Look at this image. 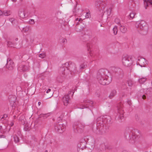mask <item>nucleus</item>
<instances>
[{
  "instance_id": "obj_32",
  "label": "nucleus",
  "mask_w": 152,
  "mask_h": 152,
  "mask_svg": "<svg viewBox=\"0 0 152 152\" xmlns=\"http://www.w3.org/2000/svg\"><path fill=\"white\" fill-rule=\"evenodd\" d=\"M41 116V117H43L44 118H46L48 117L50 115V113H48L47 114H42L40 115Z\"/></svg>"
},
{
  "instance_id": "obj_63",
  "label": "nucleus",
  "mask_w": 152,
  "mask_h": 152,
  "mask_svg": "<svg viewBox=\"0 0 152 152\" xmlns=\"http://www.w3.org/2000/svg\"><path fill=\"white\" fill-rule=\"evenodd\" d=\"M45 152H48V151L47 150H46Z\"/></svg>"
},
{
  "instance_id": "obj_37",
  "label": "nucleus",
  "mask_w": 152,
  "mask_h": 152,
  "mask_svg": "<svg viewBox=\"0 0 152 152\" xmlns=\"http://www.w3.org/2000/svg\"><path fill=\"white\" fill-rule=\"evenodd\" d=\"M90 150L88 148L86 147V148H85L81 152H91Z\"/></svg>"
},
{
  "instance_id": "obj_19",
  "label": "nucleus",
  "mask_w": 152,
  "mask_h": 152,
  "mask_svg": "<svg viewBox=\"0 0 152 152\" xmlns=\"http://www.w3.org/2000/svg\"><path fill=\"white\" fill-rule=\"evenodd\" d=\"M104 129L101 127H96L94 130V132L98 134H102L103 132Z\"/></svg>"
},
{
  "instance_id": "obj_39",
  "label": "nucleus",
  "mask_w": 152,
  "mask_h": 152,
  "mask_svg": "<svg viewBox=\"0 0 152 152\" xmlns=\"http://www.w3.org/2000/svg\"><path fill=\"white\" fill-rule=\"evenodd\" d=\"M7 117V114H4L3 115V116L1 118V120L3 121V120H4L6 119V118Z\"/></svg>"
},
{
  "instance_id": "obj_36",
  "label": "nucleus",
  "mask_w": 152,
  "mask_h": 152,
  "mask_svg": "<svg viewBox=\"0 0 152 152\" xmlns=\"http://www.w3.org/2000/svg\"><path fill=\"white\" fill-rule=\"evenodd\" d=\"M136 14L134 12H131L130 13L129 15L130 18H131L132 19H133L134 17V16Z\"/></svg>"
},
{
  "instance_id": "obj_46",
  "label": "nucleus",
  "mask_w": 152,
  "mask_h": 152,
  "mask_svg": "<svg viewBox=\"0 0 152 152\" xmlns=\"http://www.w3.org/2000/svg\"><path fill=\"white\" fill-rule=\"evenodd\" d=\"M9 20L12 23H13V21L14 20V19L12 18H11L9 19Z\"/></svg>"
},
{
  "instance_id": "obj_6",
  "label": "nucleus",
  "mask_w": 152,
  "mask_h": 152,
  "mask_svg": "<svg viewBox=\"0 0 152 152\" xmlns=\"http://www.w3.org/2000/svg\"><path fill=\"white\" fill-rule=\"evenodd\" d=\"M123 64L126 67L131 66L133 63L132 57L131 56H125L123 57L122 59Z\"/></svg>"
},
{
  "instance_id": "obj_50",
  "label": "nucleus",
  "mask_w": 152,
  "mask_h": 152,
  "mask_svg": "<svg viewBox=\"0 0 152 152\" xmlns=\"http://www.w3.org/2000/svg\"><path fill=\"white\" fill-rule=\"evenodd\" d=\"M142 98L144 99H146V96L144 95H143L142 96Z\"/></svg>"
},
{
  "instance_id": "obj_15",
  "label": "nucleus",
  "mask_w": 152,
  "mask_h": 152,
  "mask_svg": "<svg viewBox=\"0 0 152 152\" xmlns=\"http://www.w3.org/2000/svg\"><path fill=\"white\" fill-rule=\"evenodd\" d=\"M101 117L97 119V127H101L102 128L104 129V126L105 123H104V122L103 121H100V120L101 119Z\"/></svg>"
},
{
  "instance_id": "obj_20",
  "label": "nucleus",
  "mask_w": 152,
  "mask_h": 152,
  "mask_svg": "<svg viewBox=\"0 0 152 152\" xmlns=\"http://www.w3.org/2000/svg\"><path fill=\"white\" fill-rule=\"evenodd\" d=\"M102 120L103 121L104 123L110 122L111 121L110 117L109 116L106 115L102 118Z\"/></svg>"
},
{
  "instance_id": "obj_45",
  "label": "nucleus",
  "mask_w": 152,
  "mask_h": 152,
  "mask_svg": "<svg viewBox=\"0 0 152 152\" xmlns=\"http://www.w3.org/2000/svg\"><path fill=\"white\" fill-rule=\"evenodd\" d=\"M90 15V13L88 12H87L86 13V14L85 15L86 18H89V15Z\"/></svg>"
},
{
  "instance_id": "obj_38",
  "label": "nucleus",
  "mask_w": 152,
  "mask_h": 152,
  "mask_svg": "<svg viewBox=\"0 0 152 152\" xmlns=\"http://www.w3.org/2000/svg\"><path fill=\"white\" fill-rule=\"evenodd\" d=\"M115 22L116 23L118 24L119 26V24L121 23H120V20L118 18H116L115 19Z\"/></svg>"
},
{
  "instance_id": "obj_13",
  "label": "nucleus",
  "mask_w": 152,
  "mask_h": 152,
  "mask_svg": "<svg viewBox=\"0 0 152 152\" xmlns=\"http://www.w3.org/2000/svg\"><path fill=\"white\" fill-rule=\"evenodd\" d=\"M65 69L64 67L61 68L60 69V71L62 72V75H61V77L58 76L57 78V80L59 83H61L63 81L65 74Z\"/></svg>"
},
{
  "instance_id": "obj_8",
  "label": "nucleus",
  "mask_w": 152,
  "mask_h": 152,
  "mask_svg": "<svg viewBox=\"0 0 152 152\" xmlns=\"http://www.w3.org/2000/svg\"><path fill=\"white\" fill-rule=\"evenodd\" d=\"M65 66L69 70L71 73H77L78 71L76 69V65L74 63L70 62H66L65 64Z\"/></svg>"
},
{
  "instance_id": "obj_43",
  "label": "nucleus",
  "mask_w": 152,
  "mask_h": 152,
  "mask_svg": "<svg viewBox=\"0 0 152 152\" xmlns=\"http://www.w3.org/2000/svg\"><path fill=\"white\" fill-rule=\"evenodd\" d=\"M12 43L11 42L8 41L7 42V45L8 46H12Z\"/></svg>"
},
{
  "instance_id": "obj_14",
  "label": "nucleus",
  "mask_w": 152,
  "mask_h": 152,
  "mask_svg": "<svg viewBox=\"0 0 152 152\" xmlns=\"http://www.w3.org/2000/svg\"><path fill=\"white\" fill-rule=\"evenodd\" d=\"M138 61V64L141 67H145V65L147 64L146 60L143 58H139Z\"/></svg>"
},
{
  "instance_id": "obj_28",
  "label": "nucleus",
  "mask_w": 152,
  "mask_h": 152,
  "mask_svg": "<svg viewBox=\"0 0 152 152\" xmlns=\"http://www.w3.org/2000/svg\"><path fill=\"white\" fill-rule=\"evenodd\" d=\"M76 29L77 32H81L83 30V28H82L80 26H78L76 27Z\"/></svg>"
},
{
  "instance_id": "obj_57",
  "label": "nucleus",
  "mask_w": 152,
  "mask_h": 152,
  "mask_svg": "<svg viewBox=\"0 0 152 152\" xmlns=\"http://www.w3.org/2000/svg\"><path fill=\"white\" fill-rule=\"evenodd\" d=\"M102 145L103 146V147L102 148V149H103L104 148V147L105 146V145H104V144H103Z\"/></svg>"
},
{
  "instance_id": "obj_1",
  "label": "nucleus",
  "mask_w": 152,
  "mask_h": 152,
  "mask_svg": "<svg viewBox=\"0 0 152 152\" xmlns=\"http://www.w3.org/2000/svg\"><path fill=\"white\" fill-rule=\"evenodd\" d=\"M108 71L104 69H100L97 73V78L99 83L103 85H108L111 81V79L108 77Z\"/></svg>"
},
{
  "instance_id": "obj_27",
  "label": "nucleus",
  "mask_w": 152,
  "mask_h": 152,
  "mask_svg": "<svg viewBox=\"0 0 152 152\" xmlns=\"http://www.w3.org/2000/svg\"><path fill=\"white\" fill-rule=\"evenodd\" d=\"M25 125L24 126V129L26 131H28L30 129L29 125H28V124L26 122H25Z\"/></svg>"
},
{
  "instance_id": "obj_49",
  "label": "nucleus",
  "mask_w": 152,
  "mask_h": 152,
  "mask_svg": "<svg viewBox=\"0 0 152 152\" xmlns=\"http://www.w3.org/2000/svg\"><path fill=\"white\" fill-rule=\"evenodd\" d=\"M5 136L3 135H1L0 136V138H5Z\"/></svg>"
},
{
  "instance_id": "obj_4",
  "label": "nucleus",
  "mask_w": 152,
  "mask_h": 152,
  "mask_svg": "<svg viewBox=\"0 0 152 152\" xmlns=\"http://www.w3.org/2000/svg\"><path fill=\"white\" fill-rule=\"evenodd\" d=\"M105 3L100 0H97L95 2V7L98 10L99 12V15H101L103 14V10L104 7L105 6Z\"/></svg>"
},
{
  "instance_id": "obj_55",
  "label": "nucleus",
  "mask_w": 152,
  "mask_h": 152,
  "mask_svg": "<svg viewBox=\"0 0 152 152\" xmlns=\"http://www.w3.org/2000/svg\"><path fill=\"white\" fill-rule=\"evenodd\" d=\"M63 42L64 43L66 41V39H63Z\"/></svg>"
},
{
  "instance_id": "obj_22",
  "label": "nucleus",
  "mask_w": 152,
  "mask_h": 152,
  "mask_svg": "<svg viewBox=\"0 0 152 152\" xmlns=\"http://www.w3.org/2000/svg\"><path fill=\"white\" fill-rule=\"evenodd\" d=\"M19 16L21 18H23L25 17V13L23 9H20L19 11Z\"/></svg>"
},
{
  "instance_id": "obj_41",
  "label": "nucleus",
  "mask_w": 152,
  "mask_h": 152,
  "mask_svg": "<svg viewBox=\"0 0 152 152\" xmlns=\"http://www.w3.org/2000/svg\"><path fill=\"white\" fill-rule=\"evenodd\" d=\"M128 84L129 86H131L133 84V82L132 80H129L127 81Z\"/></svg>"
},
{
  "instance_id": "obj_16",
  "label": "nucleus",
  "mask_w": 152,
  "mask_h": 152,
  "mask_svg": "<svg viewBox=\"0 0 152 152\" xmlns=\"http://www.w3.org/2000/svg\"><path fill=\"white\" fill-rule=\"evenodd\" d=\"M119 29L120 31L123 33H125L127 30V27L125 25L120 23L119 24Z\"/></svg>"
},
{
  "instance_id": "obj_52",
  "label": "nucleus",
  "mask_w": 152,
  "mask_h": 152,
  "mask_svg": "<svg viewBox=\"0 0 152 152\" xmlns=\"http://www.w3.org/2000/svg\"><path fill=\"white\" fill-rule=\"evenodd\" d=\"M2 129V126H0V133H2L1 130Z\"/></svg>"
},
{
  "instance_id": "obj_9",
  "label": "nucleus",
  "mask_w": 152,
  "mask_h": 152,
  "mask_svg": "<svg viewBox=\"0 0 152 152\" xmlns=\"http://www.w3.org/2000/svg\"><path fill=\"white\" fill-rule=\"evenodd\" d=\"M86 142L83 139L81 140L80 142L77 145V151L78 152H81L84 149L85 147Z\"/></svg>"
},
{
  "instance_id": "obj_29",
  "label": "nucleus",
  "mask_w": 152,
  "mask_h": 152,
  "mask_svg": "<svg viewBox=\"0 0 152 152\" xmlns=\"http://www.w3.org/2000/svg\"><path fill=\"white\" fill-rule=\"evenodd\" d=\"M113 33L114 35H116L118 32V29L116 26H115L113 29Z\"/></svg>"
},
{
  "instance_id": "obj_56",
  "label": "nucleus",
  "mask_w": 152,
  "mask_h": 152,
  "mask_svg": "<svg viewBox=\"0 0 152 152\" xmlns=\"http://www.w3.org/2000/svg\"><path fill=\"white\" fill-rule=\"evenodd\" d=\"M38 104L39 105H40L41 104V102H38Z\"/></svg>"
},
{
  "instance_id": "obj_64",
  "label": "nucleus",
  "mask_w": 152,
  "mask_h": 152,
  "mask_svg": "<svg viewBox=\"0 0 152 152\" xmlns=\"http://www.w3.org/2000/svg\"><path fill=\"white\" fill-rule=\"evenodd\" d=\"M87 47H88V45H87Z\"/></svg>"
},
{
  "instance_id": "obj_61",
  "label": "nucleus",
  "mask_w": 152,
  "mask_h": 152,
  "mask_svg": "<svg viewBox=\"0 0 152 152\" xmlns=\"http://www.w3.org/2000/svg\"><path fill=\"white\" fill-rule=\"evenodd\" d=\"M15 40H16V41H17L18 40V39L17 38H16L15 39Z\"/></svg>"
},
{
  "instance_id": "obj_59",
  "label": "nucleus",
  "mask_w": 152,
  "mask_h": 152,
  "mask_svg": "<svg viewBox=\"0 0 152 152\" xmlns=\"http://www.w3.org/2000/svg\"><path fill=\"white\" fill-rule=\"evenodd\" d=\"M122 152H128L127 151H123Z\"/></svg>"
},
{
  "instance_id": "obj_54",
  "label": "nucleus",
  "mask_w": 152,
  "mask_h": 152,
  "mask_svg": "<svg viewBox=\"0 0 152 152\" xmlns=\"http://www.w3.org/2000/svg\"><path fill=\"white\" fill-rule=\"evenodd\" d=\"M1 15H3V12L0 10V16Z\"/></svg>"
},
{
  "instance_id": "obj_47",
  "label": "nucleus",
  "mask_w": 152,
  "mask_h": 152,
  "mask_svg": "<svg viewBox=\"0 0 152 152\" xmlns=\"http://www.w3.org/2000/svg\"><path fill=\"white\" fill-rule=\"evenodd\" d=\"M75 21H78V20L79 21H82V19L81 18H80L79 19L78 18H77L75 19Z\"/></svg>"
},
{
  "instance_id": "obj_60",
  "label": "nucleus",
  "mask_w": 152,
  "mask_h": 152,
  "mask_svg": "<svg viewBox=\"0 0 152 152\" xmlns=\"http://www.w3.org/2000/svg\"><path fill=\"white\" fill-rule=\"evenodd\" d=\"M118 69V70H121L120 69H119V68H118H118H117V69Z\"/></svg>"
},
{
  "instance_id": "obj_33",
  "label": "nucleus",
  "mask_w": 152,
  "mask_h": 152,
  "mask_svg": "<svg viewBox=\"0 0 152 152\" xmlns=\"http://www.w3.org/2000/svg\"><path fill=\"white\" fill-rule=\"evenodd\" d=\"M30 27L28 26H26V27H24L23 29V31L26 32L30 30Z\"/></svg>"
},
{
  "instance_id": "obj_2",
  "label": "nucleus",
  "mask_w": 152,
  "mask_h": 152,
  "mask_svg": "<svg viewBox=\"0 0 152 152\" xmlns=\"http://www.w3.org/2000/svg\"><path fill=\"white\" fill-rule=\"evenodd\" d=\"M126 132L129 134L130 137L129 142L130 143L133 144L136 142H139L140 138V135L138 131L136 130V132L132 131L129 128H127L126 129Z\"/></svg>"
},
{
  "instance_id": "obj_40",
  "label": "nucleus",
  "mask_w": 152,
  "mask_h": 152,
  "mask_svg": "<svg viewBox=\"0 0 152 152\" xmlns=\"http://www.w3.org/2000/svg\"><path fill=\"white\" fill-rule=\"evenodd\" d=\"M122 88L123 89H126L127 88V86L125 83H123L122 84Z\"/></svg>"
},
{
  "instance_id": "obj_23",
  "label": "nucleus",
  "mask_w": 152,
  "mask_h": 152,
  "mask_svg": "<svg viewBox=\"0 0 152 152\" xmlns=\"http://www.w3.org/2000/svg\"><path fill=\"white\" fill-rule=\"evenodd\" d=\"M116 93L117 92L115 90H113L111 91L110 95L109 96V97L110 99L112 98L113 97H114L116 95Z\"/></svg>"
},
{
  "instance_id": "obj_48",
  "label": "nucleus",
  "mask_w": 152,
  "mask_h": 152,
  "mask_svg": "<svg viewBox=\"0 0 152 152\" xmlns=\"http://www.w3.org/2000/svg\"><path fill=\"white\" fill-rule=\"evenodd\" d=\"M62 118L61 117H59L58 118L57 120L58 121H60V120H61Z\"/></svg>"
},
{
  "instance_id": "obj_10",
  "label": "nucleus",
  "mask_w": 152,
  "mask_h": 152,
  "mask_svg": "<svg viewBox=\"0 0 152 152\" xmlns=\"http://www.w3.org/2000/svg\"><path fill=\"white\" fill-rule=\"evenodd\" d=\"M66 126L63 124H56L55 125V130L59 133H62L65 130Z\"/></svg>"
},
{
  "instance_id": "obj_35",
  "label": "nucleus",
  "mask_w": 152,
  "mask_h": 152,
  "mask_svg": "<svg viewBox=\"0 0 152 152\" xmlns=\"http://www.w3.org/2000/svg\"><path fill=\"white\" fill-rule=\"evenodd\" d=\"M151 91L150 89L148 88L146 90L145 94L148 96H150L151 95Z\"/></svg>"
},
{
  "instance_id": "obj_11",
  "label": "nucleus",
  "mask_w": 152,
  "mask_h": 152,
  "mask_svg": "<svg viewBox=\"0 0 152 152\" xmlns=\"http://www.w3.org/2000/svg\"><path fill=\"white\" fill-rule=\"evenodd\" d=\"M118 111L117 113V117L121 120H122L124 118V111L122 110V107H118Z\"/></svg>"
},
{
  "instance_id": "obj_34",
  "label": "nucleus",
  "mask_w": 152,
  "mask_h": 152,
  "mask_svg": "<svg viewBox=\"0 0 152 152\" xmlns=\"http://www.w3.org/2000/svg\"><path fill=\"white\" fill-rule=\"evenodd\" d=\"M38 56L42 58H43L45 56V53H42L39 54Z\"/></svg>"
},
{
  "instance_id": "obj_26",
  "label": "nucleus",
  "mask_w": 152,
  "mask_h": 152,
  "mask_svg": "<svg viewBox=\"0 0 152 152\" xmlns=\"http://www.w3.org/2000/svg\"><path fill=\"white\" fill-rule=\"evenodd\" d=\"M147 78L146 77H142L138 80V81L140 83L142 84L144 83L146 80Z\"/></svg>"
},
{
  "instance_id": "obj_18",
  "label": "nucleus",
  "mask_w": 152,
  "mask_h": 152,
  "mask_svg": "<svg viewBox=\"0 0 152 152\" xmlns=\"http://www.w3.org/2000/svg\"><path fill=\"white\" fill-rule=\"evenodd\" d=\"M18 69L21 72H25L28 70V67L27 66L22 64L19 66Z\"/></svg>"
},
{
  "instance_id": "obj_7",
  "label": "nucleus",
  "mask_w": 152,
  "mask_h": 152,
  "mask_svg": "<svg viewBox=\"0 0 152 152\" xmlns=\"http://www.w3.org/2000/svg\"><path fill=\"white\" fill-rule=\"evenodd\" d=\"M77 90L76 88L73 87L72 89L69 91L68 94L65 95L62 98V100L65 106H67L69 104V101L70 99L69 95L71 94V92H72V96L74 93V91Z\"/></svg>"
},
{
  "instance_id": "obj_3",
  "label": "nucleus",
  "mask_w": 152,
  "mask_h": 152,
  "mask_svg": "<svg viewBox=\"0 0 152 152\" xmlns=\"http://www.w3.org/2000/svg\"><path fill=\"white\" fill-rule=\"evenodd\" d=\"M135 26L138 29V31L141 34L145 35L147 33L148 28L144 21L137 22L135 24Z\"/></svg>"
},
{
  "instance_id": "obj_30",
  "label": "nucleus",
  "mask_w": 152,
  "mask_h": 152,
  "mask_svg": "<svg viewBox=\"0 0 152 152\" xmlns=\"http://www.w3.org/2000/svg\"><path fill=\"white\" fill-rule=\"evenodd\" d=\"M10 14V11H4L3 12V15L5 16H8Z\"/></svg>"
},
{
  "instance_id": "obj_25",
  "label": "nucleus",
  "mask_w": 152,
  "mask_h": 152,
  "mask_svg": "<svg viewBox=\"0 0 152 152\" xmlns=\"http://www.w3.org/2000/svg\"><path fill=\"white\" fill-rule=\"evenodd\" d=\"M13 138L14 139V141L16 143H17L19 142L20 139L19 137L16 134H15L13 136Z\"/></svg>"
},
{
  "instance_id": "obj_51",
  "label": "nucleus",
  "mask_w": 152,
  "mask_h": 152,
  "mask_svg": "<svg viewBox=\"0 0 152 152\" xmlns=\"http://www.w3.org/2000/svg\"><path fill=\"white\" fill-rule=\"evenodd\" d=\"M51 91V89H48L46 93H49V92H50Z\"/></svg>"
},
{
  "instance_id": "obj_21",
  "label": "nucleus",
  "mask_w": 152,
  "mask_h": 152,
  "mask_svg": "<svg viewBox=\"0 0 152 152\" xmlns=\"http://www.w3.org/2000/svg\"><path fill=\"white\" fill-rule=\"evenodd\" d=\"M144 5L145 7V9H147V7L149 5H151L152 7V0H144Z\"/></svg>"
},
{
  "instance_id": "obj_62",
  "label": "nucleus",
  "mask_w": 152,
  "mask_h": 152,
  "mask_svg": "<svg viewBox=\"0 0 152 152\" xmlns=\"http://www.w3.org/2000/svg\"><path fill=\"white\" fill-rule=\"evenodd\" d=\"M79 24V22H78L77 23V24Z\"/></svg>"
},
{
  "instance_id": "obj_12",
  "label": "nucleus",
  "mask_w": 152,
  "mask_h": 152,
  "mask_svg": "<svg viewBox=\"0 0 152 152\" xmlns=\"http://www.w3.org/2000/svg\"><path fill=\"white\" fill-rule=\"evenodd\" d=\"M14 65L12 61L10 59L8 58L7 60V63L6 67L10 70H12L14 67Z\"/></svg>"
},
{
  "instance_id": "obj_24",
  "label": "nucleus",
  "mask_w": 152,
  "mask_h": 152,
  "mask_svg": "<svg viewBox=\"0 0 152 152\" xmlns=\"http://www.w3.org/2000/svg\"><path fill=\"white\" fill-rule=\"evenodd\" d=\"M19 121L21 122L22 124H25V118L24 116L21 115L20 116Z\"/></svg>"
},
{
  "instance_id": "obj_58",
  "label": "nucleus",
  "mask_w": 152,
  "mask_h": 152,
  "mask_svg": "<svg viewBox=\"0 0 152 152\" xmlns=\"http://www.w3.org/2000/svg\"><path fill=\"white\" fill-rule=\"evenodd\" d=\"M12 1L14 2H16L17 0H12Z\"/></svg>"
},
{
  "instance_id": "obj_42",
  "label": "nucleus",
  "mask_w": 152,
  "mask_h": 152,
  "mask_svg": "<svg viewBox=\"0 0 152 152\" xmlns=\"http://www.w3.org/2000/svg\"><path fill=\"white\" fill-rule=\"evenodd\" d=\"M29 23L33 25L35 23V22L34 21V20L33 19H30L29 21Z\"/></svg>"
},
{
  "instance_id": "obj_53",
  "label": "nucleus",
  "mask_w": 152,
  "mask_h": 152,
  "mask_svg": "<svg viewBox=\"0 0 152 152\" xmlns=\"http://www.w3.org/2000/svg\"><path fill=\"white\" fill-rule=\"evenodd\" d=\"M10 125L11 126H12L14 125V123H13V122H11L10 124Z\"/></svg>"
},
{
  "instance_id": "obj_5",
  "label": "nucleus",
  "mask_w": 152,
  "mask_h": 152,
  "mask_svg": "<svg viewBox=\"0 0 152 152\" xmlns=\"http://www.w3.org/2000/svg\"><path fill=\"white\" fill-rule=\"evenodd\" d=\"M85 127V125L80 122H75L73 126L74 132L76 133H81Z\"/></svg>"
},
{
  "instance_id": "obj_44",
  "label": "nucleus",
  "mask_w": 152,
  "mask_h": 152,
  "mask_svg": "<svg viewBox=\"0 0 152 152\" xmlns=\"http://www.w3.org/2000/svg\"><path fill=\"white\" fill-rule=\"evenodd\" d=\"M107 12V14L108 15H110V12H111V10L110 9V10H106Z\"/></svg>"
},
{
  "instance_id": "obj_31",
  "label": "nucleus",
  "mask_w": 152,
  "mask_h": 152,
  "mask_svg": "<svg viewBox=\"0 0 152 152\" xmlns=\"http://www.w3.org/2000/svg\"><path fill=\"white\" fill-rule=\"evenodd\" d=\"M86 67V65L84 64H81L80 66V70L78 72H80L83 69L85 68Z\"/></svg>"
},
{
  "instance_id": "obj_17",
  "label": "nucleus",
  "mask_w": 152,
  "mask_h": 152,
  "mask_svg": "<svg viewBox=\"0 0 152 152\" xmlns=\"http://www.w3.org/2000/svg\"><path fill=\"white\" fill-rule=\"evenodd\" d=\"M84 104H82V107H80V108L81 109H83L86 108H87L88 107H86V106L88 105V104H92L94 103V102L90 100H86L84 101Z\"/></svg>"
}]
</instances>
